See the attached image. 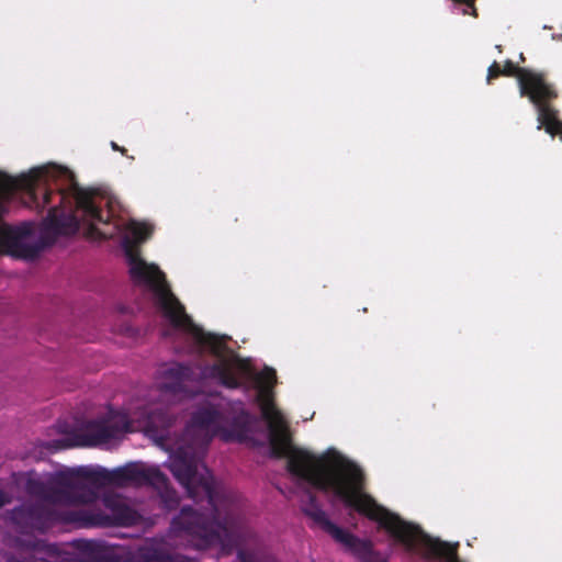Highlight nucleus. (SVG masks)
Instances as JSON below:
<instances>
[{"mask_svg": "<svg viewBox=\"0 0 562 562\" xmlns=\"http://www.w3.org/2000/svg\"><path fill=\"white\" fill-rule=\"evenodd\" d=\"M254 382L258 390L257 401L262 418L269 427L272 458H286V469L290 474L322 492H366L367 475L355 461L335 449H328L321 456H315L291 445L286 434V422L274 404L273 387L277 383L274 369L266 367L254 375Z\"/></svg>", "mask_w": 562, "mask_h": 562, "instance_id": "1", "label": "nucleus"}, {"mask_svg": "<svg viewBox=\"0 0 562 562\" xmlns=\"http://www.w3.org/2000/svg\"><path fill=\"white\" fill-rule=\"evenodd\" d=\"M132 272L136 280L143 281L154 289L155 304L173 328L189 334L198 345L209 349L213 356L218 358L216 362L205 369L206 374L227 389L240 387L241 376L239 372L247 373L249 368L240 360H238L237 368H235L231 360L225 358V352L228 349L226 338L205 333L194 324L170 286L161 282L162 274L158 270L138 263Z\"/></svg>", "mask_w": 562, "mask_h": 562, "instance_id": "2", "label": "nucleus"}, {"mask_svg": "<svg viewBox=\"0 0 562 562\" xmlns=\"http://www.w3.org/2000/svg\"><path fill=\"white\" fill-rule=\"evenodd\" d=\"M193 505H186L170 524V532L187 538L198 550H205L229 538L239 526L232 494H186Z\"/></svg>", "mask_w": 562, "mask_h": 562, "instance_id": "3", "label": "nucleus"}, {"mask_svg": "<svg viewBox=\"0 0 562 562\" xmlns=\"http://www.w3.org/2000/svg\"><path fill=\"white\" fill-rule=\"evenodd\" d=\"M175 422L176 413L170 406L164 405L144 407L132 417L123 412H111L105 419L87 423L81 431L72 428V447L105 445L135 431H143L156 441H164Z\"/></svg>", "mask_w": 562, "mask_h": 562, "instance_id": "4", "label": "nucleus"}, {"mask_svg": "<svg viewBox=\"0 0 562 562\" xmlns=\"http://www.w3.org/2000/svg\"><path fill=\"white\" fill-rule=\"evenodd\" d=\"M70 233V212L66 206H53L43 221L37 240L31 241L34 225L23 222L20 225H0V252L16 259L34 260L42 251L53 246L58 236Z\"/></svg>", "mask_w": 562, "mask_h": 562, "instance_id": "5", "label": "nucleus"}, {"mask_svg": "<svg viewBox=\"0 0 562 562\" xmlns=\"http://www.w3.org/2000/svg\"><path fill=\"white\" fill-rule=\"evenodd\" d=\"M123 494H72V528L132 527L142 516Z\"/></svg>", "mask_w": 562, "mask_h": 562, "instance_id": "6", "label": "nucleus"}, {"mask_svg": "<svg viewBox=\"0 0 562 562\" xmlns=\"http://www.w3.org/2000/svg\"><path fill=\"white\" fill-rule=\"evenodd\" d=\"M72 237L81 234L90 240H102L115 237L120 225L110 222V215H103L98 200H103L101 189L81 188L72 175Z\"/></svg>", "mask_w": 562, "mask_h": 562, "instance_id": "7", "label": "nucleus"}, {"mask_svg": "<svg viewBox=\"0 0 562 562\" xmlns=\"http://www.w3.org/2000/svg\"><path fill=\"white\" fill-rule=\"evenodd\" d=\"M518 88L520 97L528 98L537 110V128H544L551 136L561 134L562 121L558 117V110L552 105L559 92L554 83L549 81L548 74L530 68L521 76Z\"/></svg>", "mask_w": 562, "mask_h": 562, "instance_id": "8", "label": "nucleus"}, {"mask_svg": "<svg viewBox=\"0 0 562 562\" xmlns=\"http://www.w3.org/2000/svg\"><path fill=\"white\" fill-rule=\"evenodd\" d=\"M307 501L303 503L302 510L314 525L330 535L331 538L350 551L359 562H384L373 550L369 540H363L351 532L338 527L329 520L326 512L316 501V494H306Z\"/></svg>", "mask_w": 562, "mask_h": 562, "instance_id": "9", "label": "nucleus"}, {"mask_svg": "<svg viewBox=\"0 0 562 562\" xmlns=\"http://www.w3.org/2000/svg\"><path fill=\"white\" fill-rule=\"evenodd\" d=\"M112 488H151L154 492H176L159 465L145 461H128L111 469Z\"/></svg>", "mask_w": 562, "mask_h": 562, "instance_id": "10", "label": "nucleus"}, {"mask_svg": "<svg viewBox=\"0 0 562 562\" xmlns=\"http://www.w3.org/2000/svg\"><path fill=\"white\" fill-rule=\"evenodd\" d=\"M67 169H59L56 166H43L31 169L27 173L21 175L19 178L9 176H0V220L5 215L9 203L15 191L23 190L31 195L36 196L37 189L41 184H47L50 180H55Z\"/></svg>", "mask_w": 562, "mask_h": 562, "instance_id": "11", "label": "nucleus"}, {"mask_svg": "<svg viewBox=\"0 0 562 562\" xmlns=\"http://www.w3.org/2000/svg\"><path fill=\"white\" fill-rule=\"evenodd\" d=\"M11 479L16 492H70V468L44 474L18 472L12 473Z\"/></svg>", "mask_w": 562, "mask_h": 562, "instance_id": "12", "label": "nucleus"}, {"mask_svg": "<svg viewBox=\"0 0 562 562\" xmlns=\"http://www.w3.org/2000/svg\"><path fill=\"white\" fill-rule=\"evenodd\" d=\"M57 506L50 498H44L35 505L13 510L11 519L25 531H45L54 522L64 519Z\"/></svg>", "mask_w": 562, "mask_h": 562, "instance_id": "13", "label": "nucleus"}, {"mask_svg": "<svg viewBox=\"0 0 562 562\" xmlns=\"http://www.w3.org/2000/svg\"><path fill=\"white\" fill-rule=\"evenodd\" d=\"M171 472L186 492H216L211 472L203 468L201 471L193 459H187L178 451L172 463Z\"/></svg>", "mask_w": 562, "mask_h": 562, "instance_id": "14", "label": "nucleus"}, {"mask_svg": "<svg viewBox=\"0 0 562 562\" xmlns=\"http://www.w3.org/2000/svg\"><path fill=\"white\" fill-rule=\"evenodd\" d=\"M224 413L223 423L229 424V427L218 428V434L225 441L236 440L246 442L250 440V432L257 423V418L252 416L241 401H235L228 404Z\"/></svg>", "mask_w": 562, "mask_h": 562, "instance_id": "15", "label": "nucleus"}, {"mask_svg": "<svg viewBox=\"0 0 562 562\" xmlns=\"http://www.w3.org/2000/svg\"><path fill=\"white\" fill-rule=\"evenodd\" d=\"M130 232H131L132 238L126 236L123 239V247H124V250H125V254H126V257L128 260V265H130V276H131V279L134 282V284L145 286L154 293V289L149 284H147L143 281H138L133 277V272H132L133 268L136 267L138 263H143L146 267L158 270L162 274L161 282L166 285H169L166 280L165 273L156 265L147 263L144 259H142L136 249L137 243L145 241L147 238H149V236L151 235V227L144 223L133 222L130 225Z\"/></svg>", "mask_w": 562, "mask_h": 562, "instance_id": "16", "label": "nucleus"}, {"mask_svg": "<svg viewBox=\"0 0 562 562\" xmlns=\"http://www.w3.org/2000/svg\"><path fill=\"white\" fill-rule=\"evenodd\" d=\"M112 488L111 469L99 464L72 467V492Z\"/></svg>", "mask_w": 562, "mask_h": 562, "instance_id": "17", "label": "nucleus"}, {"mask_svg": "<svg viewBox=\"0 0 562 562\" xmlns=\"http://www.w3.org/2000/svg\"><path fill=\"white\" fill-rule=\"evenodd\" d=\"M166 381L161 383L160 389L165 393L172 395H187L189 389L187 382L192 380L193 371L189 366L175 363L165 372Z\"/></svg>", "mask_w": 562, "mask_h": 562, "instance_id": "18", "label": "nucleus"}, {"mask_svg": "<svg viewBox=\"0 0 562 562\" xmlns=\"http://www.w3.org/2000/svg\"><path fill=\"white\" fill-rule=\"evenodd\" d=\"M72 549L82 553L91 562H106L110 560V550L98 541L72 539Z\"/></svg>", "mask_w": 562, "mask_h": 562, "instance_id": "19", "label": "nucleus"}, {"mask_svg": "<svg viewBox=\"0 0 562 562\" xmlns=\"http://www.w3.org/2000/svg\"><path fill=\"white\" fill-rule=\"evenodd\" d=\"M223 420L224 413L213 406L202 407L191 417L192 426L205 430L213 428L216 432H218V428H223L221 425Z\"/></svg>", "mask_w": 562, "mask_h": 562, "instance_id": "20", "label": "nucleus"}, {"mask_svg": "<svg viewBox=\"0 0 562 562\" xmlns=\"http://www.w3.org/2000/svg\"><path fill=\"white\" fill-rule=\"evenodd\" d=\"M61 432H63V438H60V439L41 442V445H40L41 456L44 454V452L47 454H50V453H55L57 451L70 448V427L68 425H66L64 427V429L61 430Z\"/></svg>", "mask_w": 562, "mask_h": 562, "instance_id": "21", "label": "nucleus"}, {"mask_svg": "<svg viewBox=\"0 0 562 562\" xmlns=\"http://www.w3.org/2000/svg\"><path fill=\"white\" fill-rule=\"evenodd\" d=\"M529 69L530 68L528 67H520L519 65L514 64L510 59H507L502 67V72L505 77H515L517 79V83L519 85L521 76L528 72Z\"/></svg>", "mask_w": 562, "mask_h": 562, "instance_id": "22", "label": "nucleus"}, {"mask_svg": "<svg viewBox=\"0 0 562 562\" xmlns=\"http://www.w3.org/2000/svg\"><path fill=\"white\" fill-rule=\"evenodd\" d=\"M156 562H198L195 558H190L180 553H160L156 557Z\"/></svg>", "mask_w": 562, "mask_h": 562, "instance_id": "23", "label": "nucleus"}, {"mask_svg": "<svg viewBox=\"0 0 562 562\" xmlns=\"http://www.w3.org/2000/svg\"><path fill=\"white\" fill-rule=\"evenodd\" d=\"M160 497L161 506L167 510L176 509L180 503L179 494H158Z\"/></svg>", "mask_w": 562, "mask_h": 562, "instance_id": "24", "label": "nucleus"}, {"mask_svg": "<svg viewBox=\"0 0 562 562\" xmlns=\"http://www.w3.org/2000/svg\"><path fill=\"white\" fill-rule=\"evenodd\" d=\"M503 76L502 67L497 61H493L492 65L487 68L486 81L490 85L492 80Z\"/></svg>", "mask_w": 562, "mask_h": 562, "instance_id": "25", "label": "nucleus"}, {"mask_svg": "<svg viewBox=\"0 0 562 562\" xmlns=\"http://www.w3.org/2000/svg\"><path fill=\"white\" fill-rule=\"evenodd\" d=\"M237 558L239 562H260L254 552L244 549L238 550Z\"/></svg>", "mask_w": 562, "mask_h": 562, "instance_id": "26", "label": "nucleus"}, {"mask_svg": "<svg viewBox=\"0 0 562 562\" xmlns=\"http://www.w3.org/2000/svg\"><path fill=\"white\" fill-rule=\"evenodd\" d=\"M454 3L465 4L468 8L472 9V14L476 16V9L474 7L475 0H452Z\"/></svg>", "mask_w": 562, "mask_h": 562, "instance_id": "27", "label": "nucleus"}, {"mask_svg": "<svg viewBox=\"0 0 562 562\" xmlns=\"http://www.w3.org/2000/svg\"><path fill=\"white\" fill-rule=\"evenodd\" d=\"M111 148H112L113 150L119 151V153H121L122 155L126 156V153H127L126 148H124V147H122V146L117 145L115 142H111Z\"/></svg>", "mask_w": 562, "mask_h": 562, "instance_id": "28", "label": "nucleus"}, {"mask_svg": "<svg viewBox=\"0 0 562 562\" xmlns=\"http://www.w3.org/2000/svg\"><path fill=\"white\" fill-rule=\"evenodd\" d=\"M56 195L59 198L60 203H65V201L67 200V192L64 189L58 190Z\"/></svg>", "mask_w": 562, "mask_h": 562, "instance_id": "29", "label": "nucleus"}, {"mask_svg": "<svg viewBox=\"0 0 562 562\" xmlns=\"http://www.w3.org/2000/svg\"><path fill=\"white\" fill-rule=\"evenodd\" d=\"M10 502V494H0V508Z\"/></svg>", "mask_w": 562, "mask_h": 562, "instance_id": "30", "label": "nucleus"}, {"mask_svg": "<svg viewBox=\"0 0 562 562\" xmlns=\"http://www.w3.org/2000/svg\"><path fill=\"white\" fill-rule=\"evenodd\" d=\"M43 194H44V203L45 204H49L50 201H52V196H53L54 192L45 190Z\"/></svg>", "mask_w": 562, "mask_h": 562, "instance_id": "31", "label": "nucleus"}, {"mask_svg": "<svg viewBox=\"0 0 562 562\" xmlns=\"http://www.w3.org/2000/svg\"><path fill=\"white\" fill-rule=\"evenodd\" d=\"M525 60H526V57H525L524 53H520L519 54V63H525Z\"/></svg>", "mask_w": 562, "mask_h": 562, "instance_id": "32", "label": "nucleus"}, {"mask_svg": "<svg viewBox=\"0 0 562 562\" xmlns=\"http://www.w3.org/2000/svg\"><path fill=\"white\" fill-rule=\"evenodd\" d=\"M496 48H497V50H499V53H502V46L501 45H497Z\"/></svg>", "mask_w": 562, "mask_h": 562, "instance_id": "33", "label": "nucleus"}, {"mask_svg": "<svg viewBox=\"0 0 562 562\" xmlns=\"http://www.w3.org/2000/svg\"><path fill=\"white\" fill-rule=\"evenodd\" d=\"M553 38H555V36H553ZM558 40H562V34L557 36Z\"/></svg>", "mask_w": 562, "mask_h": 562, "instance_id": "34", "label": "nucleus"}, {"mask_svg": "<svg viewBox=\"0 0 562 562\" xmlns=\"http://www.w3.org/2000/svg\"><path fill=\"white\" fill-rule=\"evenodd\" d=\"M71 562H75V558H74V557H72V560H71Z\"/></svg>", "mask_w": 562, "mask_h": 562, "instance_id": "35", "label": "nucleus"}, {"mask_svg": "<svg viewBox=\"0 0 562 562\" xmlns=\"http://www.w3.org/2000/svg\"><path fill=\"white\" fill-rule=\"evenodd\" d=\"M0 492H3V491L0 488Z\"/></svg>", "mask_w": 562, "mask_h": 562, "instance_id": "36", "label": "nucleus"}]
</instances>
